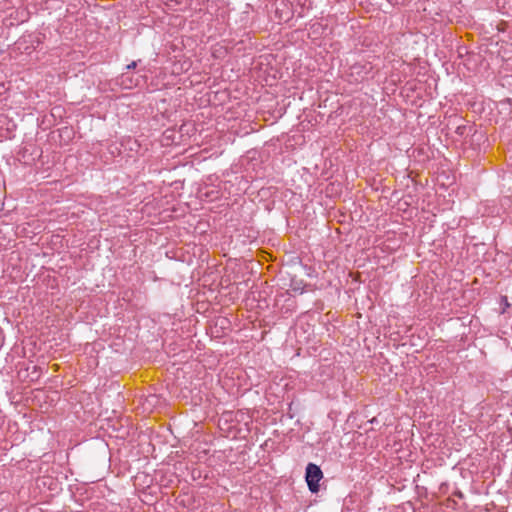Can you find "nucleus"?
<instances>
[{
  "instance_id": "6",
  "label": "nucleus",
  "mask_w": 512,
  "mask_h": 512,
  "mask_svg": "<svg viewBox=\"0 0 512 512\" xmlns=\"http://www.w3.org/2000/svg\"><path fill=\"white\" fill-rule=\"evenodd\" d=\"M505 301H507V299L505 298ZM504 305L506 306H510V304L508 302H504Z\"/></svg>"
},
{
  "instance_id": "3",
  "label": "nucleus",
  "mask_w": 512,
  "mask_h": 512,
  "mask_svg": "<svg viewBox=\"0 0 512 512\" xmlns=\"http://www.w3.org/2000/svg\"><path fill=\"white\" fill-rule=\"evenodd\" d=\"M466 127L465 126H459L457 127L456 129V133L459 134V135H463L464 134V131H465Z\"/></svg>"
},
{
  "instance_id": "1",
  "label": "nucleus",
  "mask_w": 512,
  "mask_h": 512,
  "mask_svg": "<svg viewBox=\"0 0 512 512\" xmlns=\"http://www.w3.org/2000/svg\"><path fill=\"white\" fill-rule=\"evenodd\" d=\"M323 478V472L320 467L314 463H309L306 466L305 479L308 485L309 490L312 493H317L319 491V482Z\"/></svg>"
},
{
  "instance_id": "5",
  "label": "nucleus",
  "mask_w": 512,
  "mask_h": 512,
  "mask_svg": "<svg viewBox=\"0 0 512 512\" xmlns=\"http://www.w3.org/2000/svg\"><path fill=\"white\" fill-rule=\"evenodd\" d=\"M292 290H293L294 292H299L300 294H302V293H303V289H300L299 287H296V286H294V287L292 288Z\"/></svg>"
},
{
  "instance_id": "4",
  "label": "nucleus",
  "mask_w": 512,
  "mask_h": 512,
  "mask_svg": "<svg viewBox=\"0 0 512 512\" xmlns=\"http://www.w3.org/2000/svg\"><path fill=\"white\" fill-rule=\"evenodd\" d=\"M137 66V62L133 61L129 65H127V69H134Z\"/></svg>"
},
{
  "instance_id": "2",
  "label": "nucleus",
  "mask_w": 512,
  "mask_h": 512,
  "mask_svg": "<svg viewBox=\"0 0 512 512\" xmlns=\"http://www.w3.org/2000/svg\"><path fill=\"white\" fill-rule=\"evenodd\" d=\"M121 85L124 86V88L130 89L133 86L137 85V83H134L131 76L127 73H123L121 75Z\"/></svg>"
},
{
  "instance_id": "7",
  "label": "nucleus",
  "mask_w": 512,
  "mask_h": 512,
  "mask_svg": "<svg viewBox=\"0 0 512 512\" xmlns=\"http://www.w3.org/2000/svg\"><path fill=\"white\" fill-rule=\"evenodd\" d=\"M505 301H507V299L505 298ZM504 305L506 306H510V304L508 302H504Z\"/></svg>"
}]
</instances>
